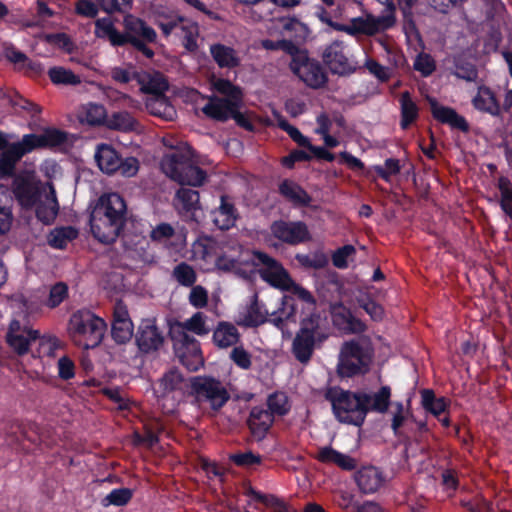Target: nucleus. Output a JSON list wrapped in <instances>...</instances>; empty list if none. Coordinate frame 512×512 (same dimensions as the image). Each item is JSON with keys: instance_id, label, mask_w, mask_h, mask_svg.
Returning a JSON list of instances; mask_svg holds the SVG:
<instances>
[{"instance_id": "6e6d98bb", "label": "nucleus", "mask_w": 512, "mask_h": 512, "mask_svg": "<svg viewBox=\"0 0 512 512\" xmlns=\"http://www.w3.org/2000/svg\"><path fill=\"white\" fill-rule=\"evenodd\" d=\"M112 336L118 343H126L133 336L132 322L112 323Z\"/></svg>"}, {"instance_id": "a878e982", "label": "nucleus", "mask_w": 512, "mask_h": 512, "mask_svg": "<svg viewBox=\"0 0 512 512\" xmlns=\"http://www.w3.org/2000/svg\"><path fill=\"white\" fill-rule=\"evenodd\" d=\"M332 319L334 325L343 331L360 333L365 330L364 323L354 318L350 311L342 305L332 308Z\"/></svg>"}, {"instance_id": "7c9ffc66", "label": "nucleus", "mask_w": 512, "mask_h": 512, "mask_svg": "<svg viewBox=\"0 0 512 512\" xmlns=\"http://www.w3.org/2000/svg\"><path fill=\"white\" fill-rule=\"evenodd\" d=\"M94 157L102 172L111 174L118 170L120 157L110 145H98Z\"/></svg>"}, {"instance_id": "f03ea898", "label": "nucleus", "mask_w": 512, "mask_h": 512, "mask_svg": "<svg viewBox=\"0 0 512 512\" xmlns=\"http://www.w3.org/2000/svg\"><path fill=\"white\" fill-rule=\"evenodd\" d=\"M192 258L203 271L240 273L249 265L252 253L243 252L236 244L220 245L212 238L201 237L192 246Z\"/></svg>"}, {"instance_id": "bb28decb", "label": "nucleus", "mask_w": 512, "mask_h": 512, "mask_svg": "<svg viewBox=\"0 0 512 512\" xmlns=\"http://www.w3.org/2000/svg\"><path fill=\"white\" fill-rule=\"evenodd\" d=\"M316 458L322 463L334 464L343 470H352L357 465L353 457L341 453L330 446L319 448Z\"/></svg>"}, {"instance_id": "a211bd4d", "label": "nucleus", "mask_w": 512, "mask_h": 512, "mask_svg": "<svg viewBox=\"0 0 512 512\" xmlns=\"http://www.w3.org/2000/svg\"><path fill=\"white\" fill-rule=\"evenodd\" d=\"M300 303L302 308H305L309 313L314 310L315 304L311 309H308L303 301L291 293V295H286L282 298L281 307L270 314V321L281 329L289 322H296Z\"/></svg>"}, {"instance_id": "4be33fe9", "label": "nucleus", "mask_w": 512, "mask_h": 512, "mask_svg": "<svg viewBox=\"0 0 512 512\" xmlns=\"http://www.w3.org/2000/svg\"><path fill=\"white\" fill-rule=\"evenodd\" d=\"M136 341L140 350L144 352L157 350L162 345L163 337L153 319H145L141 322Z\"/></svg>"}, {"instance_id": "b1692460", "label": "nucleus", "mask_w": 512, "mask_h": 512, "mask_svg": "<svg viewBox=\"0 0 512 512\" xmlns=\"http://www.w3.org/2000/svg\"><path fill=\"white\" fill-rule=\"evenodd\" d=\"M174 206L187 219L196 220V212L199 208L198 192L189 188L179 189L174 199Z\"/></svg>"}, {"instance_id": "4d7b16f0", "label": "nucleus", "mask_w": 512, "mask_h": 512, "mask_svg": "<svg viewBox=\"0 0 512 512\" xmlns=\"http://www.w3.org/2000/svg\"><path fill=\"white\" fill-rule=\"evenodd\" d=\"M247 495L252 496L254 499L259 500L266 506L274 508L275 512H286V506L283 501L272 495H262L252 488L247 489Z\"/></svg>"}, {"instance_id": "aec40b11", "label": "nucleus", "mask_w": 512, "mask_h": 512, "mask_svg": "<svg viewBox=\"0 0 512 512\" xmlns=\"http://www.w3.org/2000/svg\"><path fill=\"white\" fill-rule=\"evenodd\" d=\"M323 59L329 69L339 75L352 73L356 69V65L347 57L344 47L338 42L326 48Z\"/></svg>"}, {"instance_id": "ddd939ff", "label": "nucleus", "mask_w": 512, "mask_h": 512, "mask_svg": "<svg viewBox=\"0 0 512 512\" xmlns=\"http://www.w3.org/2000/svg\"><path fill=\"white\" fill-rule=\"evenodd\" d=\"M291 70L309 87L318 89L327 82V77L318 62L311 60L305 51H296L290 63Z\"/></svg>"}, {"instance_id": "603ef678", "label": "nucleus", "mask_w": 512, "mask_h": 512, "mask_svg": "<svg viewBox=\"0 0 512 512\" xmlns=\"http://www.w3.org/2000/svg\"><path fill=\"white\" fill-rule=\"evenodd\" d=\"M38 354L39 356H54L57 349L60 347V341L51 335L38 336Z\"/></svg>"}, {"instance_id": "13d9d810", "label": "nucleus", "mask_w": 512, "mask_h": 512, "mask_svg": "<svg viewBox=\"0 0 512 512\" xmlns=\"http://www.w3.org/2000/svg\"><path fill=\"white\" fill-rule=\"evenodd\" d=\"M68 296V287L66 284L59 282L50 289L49 297L46 305L50 308L57 307Z\"/></svg>"}, {"instance_id": "c9c22d12", "label": "nucleus", "mask_w": 512, "mask_h": 512, "mask_svg": "<svg viewBox=\"0 0 512 512\" xmlns=\"http://www.w3.org/2000/svg\"><path fill=\"white\" fill-rule=\"evenodd\" d=\"M24 155L19 141L11 143L0 155V178L12 174L16 163Z\"/></svg>"}, {"instance_id": "412c9836", "label": "nucleus", "mask_w": 512, "mask_h": 512, "mask_svg": "<svg viewBox=\"0 0 512 512\" xmlns=\"http://www.w3.org/2000/svg\"><path fill=\"white\" fill-rule=\"evenodd\" d=\"M271 232L277 239L289 244H297L309 238L307 226L302 222L277 221L272 224Z\"/></svg>"}, {"instance_id": "5fc2aeb1", "label": "nucleus", "mask_w": 512, "mask_h": 512, "mask_svg": "<svg viewBox=\"0 0 512 512\" xmlns=\"http://www.w3.org/2000/svg\"><path fill=\"white\" fill-rule=\"evenodd\" d=\"M271 415H284L289 410L288 398L284 393H274L268 398Z\"/></svg>"}, {"instance_id": "e433bc0d", "label": "nucleus", "mask_w": 512, "mask_h": 512, "mask_svg": "<svg viewBox=\"0 0 512 512\" xmlns=\"http://www.w3.org/2000/svg\"><path fill=\"white\" fill-rule=\"evenodd\" d=\"M472 102L474 107L480 111L489 113L493 116L500 114V105L494 93L488 87H479Z\"/></svg>"}, {"instance_id": "473e14b6", "label": "nucleus", "mask_w": 512, "mask_h": 512, "mask_svg": "<svg viewBox=\"0 0 512 512\" xmlns=\"http://www.w3.org/2000/svg\"><path fill=\"white\" fill-rule=\"evenodd\" d=\"M95 35L98 38L108 40L113 46L126 44V37L115 28L113 21L108 17L96 20Z\"/></svg>"}, {"instance_id": "6e6552de", "label": "nucleus", "mask_w": 512, "mask_h": 512, "mask_svg": "<svg viewBox=\"0 0 512 512\" xmlns=\"http://www.w3.org/2000/svg\"><path fill=\"white\" fill-rule=\"evenodd\" d=\"M335 417L343 423L360 426L365 420V406L360 392L353 393L338 387L330 388L326 393Z\"/></svg>"}, {"instance_id": "72a5a7b5", "label": "nucleus", "mask_w": 512, "mask_h": 512, "mask_svg": "<svg viewBox=\"0 0 512 512\" xmlns=\"http://www.w3.org/2000/svg\"><path fill=\"white\" fill-rule=\"evenodd\" d=\"M273 423V416L267 410L255 407L250 413L248 424L252 434L261 439Z\"/></svg>"}, {"instance_id": "79ce46f5", "label": "nucleus", "mask_w": 512, "mask_h": 512, "mask_svg": "<svg viewBox=\"0 0 512 512\" xmlns=\"http://www.w3.org/2000/svg\"><path fill=\"white\" fill-rule=\"evenodd\" d=\"M280 192L295 205H307L310 202L308 194L294 182L284 181L280 185Z\"/></svg>"}, {"instance_id": "bf43d9fd", "label": "nucleus", "mask_w": 512, "mask_h": 512, "mask_svg": "<svg viewBox=\"0 0 512 512\" xmlns=\"http://www.w3.org/2000/svg\"><path fill=\"white\" fill-rule=\"evenodd\" d=\"M371 170L375 171L384 180L389 181L391 176L399 173L400 165L398 160L390 158L385 161L384 166L376 165Z\"/></svg>"}, {"instance_id": "8fccbe9b", "label": "nucleus", "mask_w": 512, "mask_h": 512, "mask_svg": "<svg viewBox=\"0 0 512 512\" xmlns=\"http://www.w3.org/2000/svg\"><path fill=\"white\" fill-rule=\"evenodd\" d=\"M498 187L501 192V208L508 216L512 217V185L507 178L501 177Z\"/></svg>"}, {"instance_id": "20e7f679", "label": "nucleus", "mask_w": 512, "mask_h": 512, "mask_svg": "<svg viewBox=\"0 0 512 512\" xmlns=\"http://www.w3.org/2000/svg\"><path fill=\"white\" fill-rule=\"evenodd\" d=\"M250 263L254 267H259L261 278L271 286L291 292L299 300L303 301L308 309L313 307L314 298L311 293L296 284L284 267L275 259L261 252H252Z\"/></svg>"}, {"instance_id": "9d476101", "label": "nucleus", "mask_w": 512, "mask_h": 512, "mask_svg": "<svg viewBox=\"0 0 512 512\" xmlns=\"http://www.w3.org/2000/svg\"><path fill=\"white\" fill-rule=\"evenodd\" d=\"M320 21L326 23L330 27L338 31H344L349 35H356L359 33L372 35L379 31L385 30L394 24V18L392 15L374 17L372 15H366L363 17H357L350 20L348 24H339L333 22L326 14L325 11L317 13Z\"/></svg>"}, {"instance_id": "0e129e2a", "label": "nucleus", "mask_w": 512, "mask_h": 512, "mask_svg": "<svg viewBox=\"0 0 512 512\" xmlns=\"http://www.w3.org/2000/svg\"><path fill=\"white\" fill-rule=\"evenodd\" d=\"M365 67L380 81H387L391 77V70L385 66L380 65L375 60L368 59L365 62Z\"/></svg>"}, {"instance_id": "f704fd0d", "label": "nucleus", "mask_w": 512, "mask_h": 512, "mask_svg": "<svg viewBox=\"0 0 512 512\" xmlns=\"http://www.w3.org/2000/svg\"><path fill=\"white\" fill-rule=\"evenodd\" d=\"M145 106L149 113L167 121L174 119L176 116L174 107L164 97V94L147 97Z\"/></svg>"}, {"instance_id": "cd10ccee", "label": "nucleus", "mask_w": 512, "mask_h": 512, "mask_svg": "<svg viewBox=\"0 0 512 512\" xmlns=\"http://www.w3.org/2000/svg\"><path fill=\"white\" fill-rule=\"evenodd\" d=\"M432 114L434 118L442 123L449 124L453 128L466 131L468 124L465 119L458 115L455 110L440 105L435 99H429Z\"/></svg>"}, {"instance_id": "c03bdc74", "label": "nucleus", "mask_w": 512, "mask_h": 512, "mask_svg": "<svg viewBox=\"0 0 512 512\" xmlns=\"http://www.w3.org/2000/svg\"><path fill=\"white\" fill-rule=\"evenodd\" d=\"M12 221L13 214L8 204V191L0 185V235L10 230Z\"/></svg>"}, {"instance_id": "e2e57ef3", "label": "nucleus", "mask_w": 512, "mask_h": 512, "mask_svg": "<svg viewBox=\"0 0 512 512\" xmlns=\"http://www.w3.org/2000/svg\"><path fill=\"white\" fill-rule=\"evenodd\" d=\"M131 498L129 489H115L111 491L104 499L105 505L121 506L126 504Z\"/></svg>"}, {"instance_id": "2f4dec72", "label": "nucleus", "mask_w": 512, "mask_h": 512, "mask_svg": "<svg viewBox=\"0 0 512 512\" xmlns=\"http://www.w3.org/2000/svg\"><path fill=\"white\" fill-rule=\"evenodd\" d=\"M360 394L361 398L365 400L362 401L365 406V416L367 415L368 411H376L379 413H384L387 411L391 396L389 387H382L378 392L373 394L366 392H360Z\"/></svg>"}, {"instance_id": "49530a36", "label": "nucleus", "mask_w": 512, "mask_h": 512, "mask_svg": "<svg viewBox=\"0 0 512 512\" xmlns=\"http://www.w3.org/2000/svg\"><path fill=\"white\" fill-rule=\"evenodd\" d=\"M401 103V112H402V120L401 126L402 128H407L418 116V108L416 104L410 98L408 92H404L400 98Z\"/></svg>"}, {"instance_id": "5701e85b", "label": "nucleus", "mask_w": 512, "mask_h": 512, "mask_svg": "<svg viewBox=\"0 0 512 512\" xmlns=\"http://www.w3.org/2000/svg\"><path fill=\"white\" fill-rule=\"evenodd\" d=\"M354 478L363 493H374L385 482L382 472L373 466L362 467L355 473Z\"/></svg>"}, {"instance_id": "c85d7f7f", "label": "nucleus", "mask_w": 512, "mask_h": 512, "mask_svg": "<svg viewBox=\"0 0 512 512\" xmlns=\"http://www.w3.org/2000/svg\"><path fill=\"white\" fill-rule=\"evenodd\" d=\"M77 118L81 123L91 126L106 125L107 111L102 104L89 102L78 108Z\"/></svg>"}, {"instance_id": "de8ad7c7", "label": "nucleus", "mask_w": 512, "mask_h": 512, "mask_svg": "<svg viewBox=\"0 0 512 512\" xmlns=\"http://www.w3.org/2000/svg\"><path fill=\"white\" fill-rule=\"evenodd\" d=\"M51 81L56 85H77L80 83V77L71 70L63 67H53L48 72Z\"/></svg>"}, {"instance_id": "0eeeda50", "label": "nucleus", "mask_w": 512, "mask_h": 512, "mask_svg": "<svg viewBox=\"0 0 512 512\" xmlns=\"http://www.w3.org/2000/svg\"><path fill=\"white\" fill-rule=\"evenodd\" d=\"M211 86L225 97L210 98L209 102L202 108V111L206 116L215 120H227L236 110H239L242 102V92L230 81L221 78H213Z\"/></svg>"}, {"instance_id": "c756f323", "label": "nucleus", "mask_w": 512, "mask_h": 512, "mask_svg": "<svg viewBox=\"0 0 512 512\" xmlns=\"http://www.w3.org/2000/svg\"><path fill=\"white\" fill-rule=\"evenodd\" d=\"M140 90L150 96L164 94L168 89V83L159 72H144L138 75Z\"/></svg>"}, {"instance_id": "2eb2a0df", "label": "nucleus", "mask_w": 512, "mask_h": 512, "mask_svg": "<svg viewBox=\"0 0 512 512\" xmlns=\"http://www.w3.org/2000/svg\"><path fill=\"white\" fill-rule=\"evenodd\" d=\"M269 315L265 306L259 302L257 294H254L247 304L240 307L235 322L243 327H256L265 323Z\"/></svg>"}, {"instance_id": "1a4fd4ad", "label": "nucleus", "mask_w": 512, "mask_h": 512, "mask_svg": "<svg viewBox=\"0 0 512 512\" xmlns=\"http://www.w3.org/2000/svg\"><path fill=\"white\" fill-rule=\"evenodd\" d=\"M161 169L169 178L180 184L199 186L205 179V173L192 164L186 153L179 150L163 157Z\"/></svg>"}, {"instance_id": "a19ab883", "label": "nucleus", "mask_w": 512, "mask_h": 512, "mask_svg": "<svg viewBox=\"0 0 512 512\" xmlns=\"http://www.w3.org/2000/svg\"><path fill=\"white\" fill-rule=\"evenodd\" d=\"M106 126L110 129L121 131H133L138 128V123L128 112H116L107 116Z\"/></svg>"}, {"instance_id": "7ed1b4c3", "label": "nucleus", "mask_w": 512, "mask_h": 512, "mask_svg": "<svg viewBox=\"0 0 512 512\" xmlns=\"http://www.w3.org/2000/svg\"><path fill=\"white\" fill-rule=\"evenodd\" d=\"M126 204L117 193L102 195L90 216V227L94 237L102 243H111L123 227Z\"/></svg>"}, {"instance_id": "3c124183", "label": "nucleus", "mask_w": 512, "mask_h": 512, "mask_svg": "<svg viewBox=\"0 0 512 512\" xmlns=\"http://www.w3.org/2000/svg\"><path fill=\"white\" fill-rule=\"evenodd\" d=\"M138 75L135 67L130 64L116 66L110 70L111 78L118 83H128L132 79L138 78Z\"/></svg>"}, {"instance_id": "052dcab7", "label": "nucleus", "mask_w": 512, "mask_h": 512, "mask_svg": "<svg viewBox=\"0 0 512 512\" xmlns=\"http://www.w3.org/2000/svg\"><path fill=\"white\" fill-rule=\"evenodd\" d=\"M355 253V248L352 245H346L340 249H338L332 257V261L334 266L337 268L343 269L348 267L349 259Z\"/></svg>"}, {"instance_id": "09e8293b", "label": "nucleus", "mask_w": 512, "mask_h": 512, "mask_svg": "<svg viewBox=\"0 0 512 512\" xmlns=\"http://www.w3.org/2000/svg\"><path fill=\"white\" fill-rule=\"evenodd\" d=\"M103 93H104L106 99L110 102L121 103L124 106L133 108V109H139L141 107L140 102H138L137 100H134L127 94H124L116 89L111 88V87L103 88Z\"/></svg>"}, {"instance_id": "a18cd8bd", "label": "nucleus", "mask_w": 512, "mask_h": 512, "mask_svg": "<svg viewBox=\"0 0 512 512\" xmlns=\"http://www.w3.org/2000/svg\"><path fill=\"white\" fill-rule=\"evenodd\" d=\"M422 404L427 411L436 417L442 416L447 408L445 398H436L430 390H424L422 392Z\"/></svg>"}, {"instance_id": "f8f14e48", "label": "nucleus", "mask_w": 512, "mask_h": 512, "mask_svg": "<svg viewBox=\"0 0 512 512\" xmlns=\"http://www.w3.org/2000/svg\"><path fill=\"white\" fill-rule=\"evenodd\" d=\"M322 338L318 331V317L310 315L303 319L301 329L292 345L295 358L302 363H307L311 358L316 340H322Z\"/></svg>"}, {"instance_id": "774afa93", "label": "nucleus", "mask_w": 512, "mask_h": 512, "mask_svg": "<svg viewBox=\"0 0 512 512\" xmlns=\"http://www.w3.org/2000/svg\"><path fill=\"white\" fill-rule=\"evenodd\" d=\"M231 359L242 369H248L251 366V356L242 347H235L231 351Z\"/></svg>"}, {"instance_id": "338daca9", "label": "nucleus", "mask_w": 512, "mask_h": 512, "mask_svg": "<svg viewBox=\"0 0 512 512\" xmlns=\"http://www.w3.org/2000/svg\"><path fill=\"white\" fill-rule=\"evenodd\" d=\"M97 2L105 12L113 13L130 8L132 0H97Z\"/></svg>"}, {"instance_id": "9b49d317", "label": "nucleus", "mask_w": 512, "mask_h": 512, "mask_svg": "<svg viewBox=\"0 0 512 512\" xmlns=\"http://www.w3.org/2000/svg\"><path fill=\"white\" fill-rule=\"evenodd\" d=\"M191 391L198 404L208 403L213 410L220 409L230 398L226 387L211 377L192 378Z\"/></svg>"}, {"instance_id": "4468645a", "label": "nucleus", "mask_w": 512, "mask_h": 512, "mask_svg": "<svg viewBox=\"0 0 512 512\" xmlns=\"http://www.w3.org/2000/svg\"><path fill=\"white\" fill-rule=\"evenodd\" d=\"M156 23L166 36L175 32L181 38L184 47L188 51H195L197 49L199 30L194 22L173 16L169 19L159 17Z\"/></svg>"}, {"instance_id": "ea45409f", "label": "nucleus", "mask_w": 512, "mask_h": 512, "mask_svg": "<svg viewBox=\"0 0 512 512\" xmlns=\"http://www.w3.org/2000/svg\"><path fill=\"white\" fill-rule=\"evenodd\" d=\"M176 329L187 330L199 336L207 335L209 333L207 316L202 312H197L184 322L177 323L172 329L173 332Z\"/></svg>"}, {"instance_id": "393cba45", "label": "nucleus", "mask_w": 512, "mask_h": 512, "mask_svg": "<svg viewBox=\"0 0 512 512\" xmlns=\"http://www.w3.org/2000/svg\"><path fill=\"white\" fill-rule=\"evenodd\" d=\"M240 339L237 327L227 321L219 322L213 330L212 341L215 346L226 349L234 346Z\"/></svg>"}, {"instance_id": "f3484780", "label": "nucleus", "mask_w": 512, "mask_h": 512, "mask_svg": "<svg viewBox=\"0 0 512 512\" xmlns=\"http://www.w3.org/2000/svg\"><path fill=\"white\" fill-rule=\"evenodd\" d=\"M66 135L56 129L45 130L41 134H27L19 141L25 155L43 147H54L62 144Z\"/></svg>"}, {"instance_id": "423d86ee", "label": "nucleus", "mask_w": 512, "mask_h": 512, "mask_svg": "<svg viewBox=\"0 0 512 512\" xmlns=\"http://www.w3.org/2000/svg\"><path fill=\"white\" fill-rule=\"evenodd\" d=\"M373 349L369 340L359 338L345 342L340 350L337 365L341 377L366 373L372 361Z\"/></svg>"}, {"instance_id": "58836bf2", "label": "nucleus", "mask_w": 512, "mask_h": 512, "mask_svg": "<svg viewBox=\"0 0 512 512\" xmlns=\"http://www.w3.org/2000/svg\"><path fill=\"white\" fill-rule=\"evenodd\" d=\"M210 52L213 59L220 67L233 68L239 64V58L231 47L215 44L210 47Z\"/></svg>"}, {"instance_id": "680f3d73", "label": "nucleus", "mask_w": 512, "mask_h": 512, "mask_svg": "<svg viewBox=\"0 0 512 512\" xmlns=\"http://www.w3.org/2000/svg\"><path fill=\"white\" fill-rule=\"evenodd\" d=\"M189 302L195 308H204L208 303V291L200 285L194 286L189 294Z\"/></svg>"}, {"instance_id": "dca6fc26", "label": "nucleus", "mask_w": 512, "mask_h": 512, "mask_svg": "<svg viewBox=\"0 0 512 512\" xmlns=\"http://www.w3.org/2000/svg\"><path fill=\"white\" fill-rule=\"evenodd\" d=\"M38 338V332L32 330L26 325H22L19 321L13 320L10 323L7 333V342L9 346L19 355L28 352L32 342Z\"/></svg>"}, {"instance_id": "4c0bfd02", "label": "nucleus", "mask_w": 512, "mask_h": 512, "mask_svg": "<svg viewBox=\"0 0 512 512\" xmlns=\"http://www.w3.org/2000/svg\"><path fill=\"white\" fill-rule=\"evenodd\" d=\"M212 218L219 229L225 230L234 226L236 221L234 207L226 201L224 196L221 197L220 206L212 212Z\"/></svg>"}, {"instance_id": "37998d69", "label": "nucleus", "mask_w": 512, "mask_h": 512, "mask_svg": "<svg viewBox=\"0 0 512 512\" xmlns=\"http://www.w3.org/2000/svg\"><path fill=\"white\" fill-rule=\"evenodd\" d=\"M78 233L72 227H59L53 229L48 236V243L56 249L64 248L69 242L77 237Z\"/></svg>"}, {"instance_id": "6ab92c4d", "label": "nucleus", "mask_w": 512, "mask_h": 512, "mask_svg": "<svg viewBox=\"0 0 512 512\" xmlns=\"http://www.w3.org/2000/svg\"><path fill=\"white\" fill-rule=\"evenodd\" d=\"M123 25L125 28L123 36L126 37V43L138 45L140 41H148L151 43L156 40L157 35L155 30L133 15H126L123 19Z\"/></svg>"}, {"instance_id": "f257e3e1", "label": "nucleus", "mask_w": 512, "mask_h": 512, "mask_svg": "<svg viewBox=\"0 0 512 512\" xmlns=\"http://www.w3.org/2000/svg\"><path fill=\"white\" fill-rule=\"evenodd\" d=\"M40 170L48 181L41 182L34 173L20 175L13 182V192L23 208L34 209L37 218L49 224L59 211L56 190L51 181L58 173V166L53 161H45Z\"/></svg>"}, {"instance_id": "39448f33", "label": "nucleus", "mask_w": 512, "mask_h": 512, "mask_svg": "<svg viewBox=\"0 0 512 512\" xmlns=\"http://www.w3.org/2000/svg\"><path fill=\"white\" fill-rule=\"evenodd\" d=\"M107 329L105 321L89 310L74 312L68 323V333L73 342L84 349L97 347Z\"/></svg>"}, {"instance_id": "69168bd1", "label": "nucleus", "mask_w": 512, "mask_h": 512, "mask_svg": "<svg viewBox=\"0 0 512 512\" xmlns=\"http://www.w3.org/2000/svg\"><path fill=\"white\" fill-rule=\"evenodd\" d=\"M44 38L48 43L54 44L66 52H71L73 50V43L71 39L64 33L47 34Z\"/></svg>"}, {"instance_id": "864d4df0", "label": "nucleus", "mask_w": 512, "mask_h": 512, "mask_svg": "<svg viewBox=\"0 0 512 512\" xmlns=\"http://www.w3.org/2000/svg\"><path fill=\"white\" fill-rule=\"evenodd\" d=\"M175 279L184 286H191L196 281L194 269L186 263H181L174 268Z\"/></svg>"}]
</instances>
